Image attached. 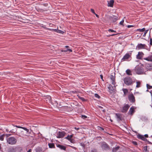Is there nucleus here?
<instances>
[{
    "label": "nucleus",
    "instance_id": "6ab92c4d",
    "mask_svg": "<svg viewBox=\"0 0 152 152\" xmlns=\"http://www.w3.org/2000/svg\"><path fill=\"white\" fill-rule=\"evenodd\" d=\"M57 146L60 149H61V150H63L64 151L66 150V147L64 145L58 144V145H57Z\"/></svg>",
    "mask_w": 152,
    "mask_h": 152
},
{
    "label": "nucleus",
    "instance_id": "f704fd0d",
    "mask_svg": "<svg viewBox=\"0 0 152 152\" xmlns=\"http://www.w3.org/2000/svg\"><path fill=\"white\" fill-rule=\"evenodd\" d=\"M22 129H24L25 131H26L27 132V133H28L29 132V129H27L26 128L24 127H22Z\"/></svg>",
    "mask_w": 152,
    "mask_h": 152
},
{
    "label": "nucleus",
    "instance_id": "6e6552de",
    "mask_svg": "<svg viewBox=\"0 0 152 152\" xmlns=\"http://www.w3.org/2000/svg\"><path fill=\"white\" fill-rule=\"evenodd\" d=\"M66 134V133L64 131H59L57 134V137L58 138H62Z\"/></svg>",
    "mask_w": 152,
    "mask_h": 152
},
{
    "label": "nucleus",
    "instance_id": "f3484780",
    "mask_svg": "<svg viewBox=\"0 0 152 152\" xmlns=\"http://www.w3.org/2000/svg\"><path fill=\"white\" fill-rule=\"evenodd\" d=\"M114 1L113 0H111L109 2H108V6L109 7H112L113 6Z\"/></svg>",
    "mask_w": 152,
    "mask_h": 152
},
{
    "label": "nucleus",
    "instance_id": "79ce46f5",
    "mask_svg": "<svg viewBox=\"0 0 152 152\" xmlns=\"http://www.w3.org/2000/svg\"><path fill=\"white\" fill-rule=\"evenodd\" d=\"M148 30H145V31H144L145 32H144V34L143 35V37H144V36H145L146 34L148 32Z\"/></svg>",
    "mask_w": 152,
    "mask_h": 152
},
{
    "label": "nucleus",
    "instance_id": "37998d69",
    "mask_svg": "<svg viewBox=\"0 0 152 152\" xmlns=\"http://www.w3.org/2000/svg\"><path fill=\"white\" fill-rule=\"evenodd\" d=\"M91 152H97V150L96 149H93L91 151Z\"/></svg>",
    "mask_w": 152,
    "mask_h": 152
},
{
    "label": "nucleus",
    "instance_id": "9b49d317",
    "mask_svg": "<svg viewBox=\"0 0 152 152\" xmlns=\"http://www.w3.org/2000/svg\"><path fill=\"white\" fill-rule=\"evenodd\" d=\"M130 55L129 53H126L121 59V61H127L130 58Z\"/></svg>",
    "mask_w": 152,
    "mask_h": 152
},
{
    "label": "nucleus",
    "instance_id": "de8ad7c7",
    "mask_svg": "<svg viewBox=\"0 0 152 152\" xmlns=\"http://www.w3.org/2000/svg\"><path fill=\"white\" fill-rule=\"evenodd\" d=\"M150 44L151 45H152V38H150Z\"/></svg>",
    "mask_w": 152,
    "mask_h": 152
},
{
    "label": "nucleus",
    "instance_id": "4d7b16f0",
    "mask_svg": "<svg viewBox=\"0 0 152 152\" xmlns=\"http://www.w3.org/2000/svg\"><path fill=\"white\" fill-rule=\"evenodd\" d=\"M144 137L145 138V137H148V134H145L144 135Z\"/></svg>",
    "mask_w": 152,
    "mask_h": 152
},
{
    "label": "nucleus",
    "instance_id": "72a5a7b5",
    "mask_svg": "<svg viewBox=\"0 0 152 152\" xmlns=\"http://www.w3.org/2000/svg\"><path fill=\"white\" fill-rule=\"evenodd\" d=\"M146 86L147 89H151L152 86H150L148 84H147Z\"/></svg>",
    "mask_w": 152,
    "mask_h": 152
},
{
    "label": "nucleus",
    "instance_id": "9d476101",
    "mask_svg": "<svg viewBox=\"0 0 152 152\" xmlns=\"http://www.w3.org/2000/svg\"><path fill=\"white\" fill-rule=\"evenodd\" d=\"M130 107V106L128 104H126L124 106L121 110V112L123 113H125L127 112Z\"/></svg>",
    "mask_w": 152,
    "mask_h": 152
},
{
    "label": "nucleus",
    "instance_id": "412c9836",
    "mask_svg": "<svg viewBox=\"0 0 152 152\" xmlns=\"http://www.w3.org/2000/svg\"><path fill=\"white\" fill-rule=\"evenodd\" d=\"M144 60H146L148 61H152V56H148V57L144 58Z\"/></svg>",
    "mask_w": 152,
    "mask_h": 152
},
{
    "label": "nucleus",
    "instance_id": "6e6d98bb",
    "mask_svg": "<svg viewBox=\"0 0 152 152\" xmlns=\"http://www.w3.org/2000/svg\"><path fill=\"white\" fill-rule=\"evenodd\" d=\"M100 77L101 79L103 80L104 81V80H103V75H100Z\"/></svg>",
    "mask_w": 152,
    "mask_h": 152
},
{
    "label": "nucleus",
    "instance_id": "4be33fe9",
    "mask_svg": "<svg viewBox=\"0 0 152 152\" xmlns=\"http://www.w3.org/2000/svg\"><path fill=\"white\" fill-rule=\"evenodd\" d=\"M42 151V148L40 147H38L36 148L35 151L36 152H41Z\"/></svg>",
    "mask_w": 152,
    "mask_h": 152
},
{
    "label": "nucleus",
    "instance_id": "39448f33",
    "mask_svg": "<svg viewBox=\"0 0 152 152\" xmlns=\"http://www.w3.org/2000/svg\"><path fill=\"white\" fill-rule=\"evenodd\" d=\"M115 118L117 119L118 121L120 122L123 120V118L122 114L116 113L115 114Z\"/></svg>",
    "mask_w": 152,
    "mask_h": 152
},
{
    "label": "nucleus",
    "instance_id": "0e129e2a",
    "mask_svg": "<svg viewBox=\"0 0 152 152\" xmlns=\"http://www.w3.org/2000/svg\"><path fill=\"white\" fill-rule=\"evenodd\" d=\"M150 93L151 95H152V90H151L150 91Z\"/></svg>",
    "mask_w": 152,
    "mask_h": 152
},
{
    "label": "nucleus",
    "instance_id": "680f3d73",
    "mask_svg": "<svg viewBox=\"0 0 152 152\" xmlns=\"http://www.w3.org/2000/svg\"><path fill=\"white\" fill-rule=\"evenodd\" d=\"M75 129L76 130H78L79 129V128L75 127Z\"/></svg>",
    "mask_w": 152,
    "mask_h": 152
},
{
    "label": "nucleus",
    "instance_id": "473e14b6",
    "mask_svg": "<svg viewBox=\"0 0 152 152\" xmlns=\"http://www.w3.org/2000/svg\"><path fill=\"white\" fill-rule=\"evenodd\" d=\"M57 33L63 34L64 33V32L61 30L58 29Z\"/></svg>",
    "mask_w": 152,
    "mask_h": 152
},
{
    "label": "nucleus",
    "instance_id": "20e7f679",
    "mask_svg": "<svg viewBox=\"0 0 152 152\" xmlns=\"http://www.w3.org/2000/svg\"><path fill=\"white\" fill-rule=\"evenodd\" d=\"M135 70L136 73L139 75L142 74L144 72L143 68L139 66L136 67Z\"/></svg>",
    "mask_w": 152,
    "mask_h": 152
},
{
    "label": "nucleus",
    "instance_id": "b1692460",
    "mask_svg": "<svg viewBox=\"0 0 152 152\" xmlns=\"http://www.w3.org/2000/svg\"><path fill=\"white\" fill-rule=\"evenodd\" d=\"M122 90L124 93L123 96H126V94L128 93V90L126 89L123 88Z\"/></svg>",
    "mask_w": 152,
    "mask_h": 152
},
{
    "label": "nucleus",
    "instance_id": "bb28decb",
    "mask_svg": "<svg viewBox=\"0 0 152 152\" xmlns=\"http://www.w3.org/2000/svg\"><path fill=\"white\" fill-rule=\"evenodd\" d=\"M46 29L52 31L56 32H57V31L58 30V29H50L47 28H46Z\"/></svg>",
    "mask_w": 152,
    "mask_h": 152
},
{
    "label": "nucleus",
    "instance_id": "c85d7f7f",
    "mask_svg": "<svg viewBox=\"0 0 152 152\" xmlns=\"http://www.w3.org/2000/svg\"><path fill=\"white\" fill-rule=\"evenodd\" d=\"M137 85L136 86V87L137 88H139L140 86L141 83L140 81H137L136 82Z\"/></svg>",
    "mask_w": 152,
    "mask_h": 152
},
{
    "label": "nucleus",
    "instance_id": "a18cd8bd",
    "mask_svg": "<svg viewBox=\"0 0 152 152\" xmlns=\"http://www.w3.org/2000/svg\"><path fill=\"white\" fill-rule=\"evenodd\" d=\"M13 125L14 127H17L18 128H21V129H22V127H22V126H17V125Z\"/></svg>",
    "mask_w": 152,
    "mask_h": 152
},
{
    "label": "nucleus",
    "instance_id": "774afa93",
    "mask_svg": "<svg viewBox=\"0 0 152 152\" xmlns=\"http://www.w3.org/2000/svg\"><path fill=\"white\" fill-rule=\"evenodd\" d=\"M102 111H103V112H104H104H105V111H106V110H105V109H104V110H102Z\"/></svg>",
    "mask_w": 152,
    "mask_h": 152
},
{
    "label": "nucleus",
    "instance_id": "7c9ffc66",
    "mask_svg": "<svg viewBox=\"0 0 152 152\" xmlns=\"http://www.w3.org/2000/svg\"><path fill=\"white\" fill-rule=\"evenodd\" d=\"M143 151H145V152H148V151L147 150V146H145L143 147Z\"/></svg>",
    "mask_w": 152,
    "mask_h": 152
},
{
    "label": "nucleus",
    "instance_id": "1a4fd4ad",
    "mask_svg": "<svg viewBox=\"0 0 152 152\" xmlns=\"http://www.w3.org/2000/svg\"><path fill=\"white\" fill-rule=\"evenodd\" d=\"M109 18L114 23H115L118 19V17L115 15H113L112 16H110L109 17Z\"/></svg>",
    "mask_w": 152,
    "mask_h": 152
},
{
    "label": "nucleus",
    "instance_id": "e2e57ef3",
    "mask_svg": "<svg viewBox=\"0 0 152 152\" xmlns=\"http://www.w3.org/2000/svg\"><path fill=\"white\" fill-rule=\"evenodd\" d=\"M94 14L97 17V18H99V15H98L97 14H96V13H95V14Z\"/></svg>",
    "mask_w": 152,
    "mask_h": 152
},
{
    "label": "nucleus",
    "instance_id": "09e8293b",
    "mask_svg": "<svg viewBox=\"0 0 152 152\" xmlns=\"http://www.w3.org/2000/svg\"><path fill=\"white\" fill-rule=\"evenodd\" d=\"M91 11L94 14H95V13L94 12V10L93 9H91Z\"/></svg>",
    "mask_w": 152,
    "mask_h": 152
},
{
    "label": "nucleus",
    "instance_id": "a878e982",
    "mask_svg": "<svg viewBox=\"0 0 152 152\" xmlns=\"http://www.w3.org/2000/svg\"><path fill=\"white\" fill-rule=\"evenodd\" d=\"M126 74L128 75H132L131 72L129 69H127L126 71Z\"/></svg>",
    "mask_w": 152,
    "mask_h": 152
},
{
    "label": "nucleus",
    "instance_id": "2eb2a0df",
    "mask_svg": "<svg viewBox=\"0 0 152 152\" xmlns=\"http://www.w3.org/2000/svg\"><path fill=\"white\" fill-rule=\"evenodd\" d=\"M143 55L144 54L142 52H139L138 55L137 56V58L139 59H141Z\"/></svg>",
    "mask_w": 152,
    "mask_h": 152
},
{
    "label": "nucleus",
    "instance_id": "423d86ee",
    "mask_svg": "<svg viewBox=\"0 0 152 152\" xmlns=\"http://www.w3.org/2000/svg\"><path fill=\"white\" fill-rule=\"evenodd\" d=\"M137 138L139 139H141L144 141L147 142L150 144H152L151 142L148 141L147 139L145 138L143 135L138 134L137 135Z\"/></svg>",
    "mask_w": 152,
    "mask_h": 152
},
{
    "label": "nucleus",
    "instance_id": "dca6fc26",
    "mask_svg": "<svg viewBox=\"0 0 152 152\" xmlns=\"http://www.w3.org/2000/svg\"><path fill=\"white\" fill-rule=\"evenodd\" d=\"M108 88L109 89V92L110 93H112L113 92V90L114 89L113 87L111 84H110L109 85Z\"/></svg>",
    "mask_w": 152,
    "mask_h": 152
},
{
    "label": "nucleus",
    "instance_id": "49530a36",
    "mask_svg": "<svg viewBox=\"0 0 152 152\" xmlns=\"http://www.w3.org/2000/svg\"><path fill=\"white\" fill-rule=\"evenodd\" d=\"M11 134H5V136H6L7 138L9 137L10 136H11Z\"/></svg>",
    "mask_w": 152,
    "mask_h": 152
},
{
    "label": "nucleus",
    "instance_id": "c03bdc74",
    "mask_svg": "<svg viewBox=\"0 0 152 152\" xmlns=\"http://www.w3.org/2000/svg\"><path fill=\"white\" fill-rule=\"evenodd\" d=\"M132 143L134 145H137V143L136 141H133Z\"/></svg>",
    "mask_w": 152,
    "mask_h": 152
},
{
    "label": "nucleus",
    "instance_id": "69168bd1",
    "mask_svg": "<svg viewBox=\"0 0 152 152\" xmlns=\"http://www.w3.org/2000/svg\"><path fill=\"white\" fill-rule=\"evenodd\" d=\"M65 47L66 48H67V49H68V48H69V46H65Z\"/></svg>",
    "mask_w": 152,
    "mask_h": 152
},
{
    "label": "nucleus",
    "instance_id": "f8f14e48",
    "mask_svg": "<svg viewBox=\"0 0 152 152\" xmlns=\"http://www.w3.org/2000/svg\"><path fill=\"white\" fill-rule=\"evenodd\" d=\"M146 46V45L145 44L140 43L139 44L137 45V48L139 50L142 49H144L145 48Z\"/></svg>",
    "mask_w": 152,
    "mask_h": 152
},
{
    "label": "nucleus",
    "instance_id": "ddd939ff",
    "mask_svg": "<svg viewBox=\"0 0 152 152\" xmlns=\"http://www.w3.org/2000/svg\"><path fill=\"white\" fill-rule=\"evenodd\" d=\"M110 79L111 80L112 84L115 85V76H114L113 75H111L110 76Z\"/></svg>",
    "mask_w": 152,
    "mask_h": 152
},
{
    "label": "nucleus",
    "instance_id": "4c0bfd02",
    "mask_svg": "<svg viewBox=\"0 0 152 152\" xmlns=\"http://www.w3.org/2000/svg\"><path fill=\"white\" fill-rule=\"evenodd\" d=\"M108 31L109 32H114L115 33H116V31H115L114 30H113L111 29H108Z\"/></svg>",
    "mask_w": 152,
    "mask_h": 152
},
{
    "label": "nucleus",
    "instance_id": "4468645a",
    "mask_svg": "<svg viewBox=\"0 0 152 152\" xmlns=\"http://www.w3.org/2000/svg\"><path fill=\"white\" fill-rule=\"evenodd\" d=\"M16 147H12L8 148V152H15L16 149Z\"/></svg>",
    "mask_w": 152,
    "mask_h": 152
},
{
    "label": "nucleus",
    "instance_id": "13d9d810",
    "mask_svg": "<svg viewBox=\"0 0 152 152\" xmlns=\"http://www.w3.org/2000/svg\"><path fill=\"white\" fill-rule=\"evenodd\" d=\"M14 132H14L13 131V129L11 130L10 131H9V133H14Z\"/></svg>",
    "mask_w": 152,
    "mask_h": 152
},
{
    "label": "nucleus",
    "instance_id": "f03ea898",
    "mask_svg": "<svg viewBox=\"0 0 152 152\" xmlns=\"http://www.w3.org/2000/svg\"><path fill=\"white\" fill-rule=\"evenodd\" d=\"M101 143V147L103 150L107 151L110 150V146L105 142L103 141Z\"/></svg>",
    "mask_w": 152,
    "mask_h": 152
},
{
    "label": "nucleus",
    "instance_id": "603ef678",
    "mask_svg": "<svg viewBox=\"0 0 152 152\" xmlns=\"http://www.w3.org/2000/svg\"><path fill=\"white\" fill-rule=\"evenodd\" d=\"M61 52H67V49L66 50H61Z\"/></svg>",
    "mask_w": 152,
    "mask_h": 152
},
{
    "label": "nucleus",
    "instance_id": "8fccbe9b",
    "mask_svg": "<svg viewBox=\"0 0 152 152\" xmlns=\"http://www.w3.org/2000/svg\"><path fill=\"white\" fill-rule=\"evenodd\" d=\"M134 26L133 25H129L127 26V27L128 28H130L132 27H133Z\"/></svg>",
    "mask_w": 152,
    "mask_h": 152
},
{
    "label": "nucleus",
    "instance_id": "864d4df0",
    "mask_svg": "<svg viewBox=\"0 0 152 152\" xmlns=\"http://www.w3.org/2000/svg\"><path fill=\"white\" fill-rule=\"evenodd\" d=\"M48 98L49 100H50L51 99V97L50 96H48Z\"/></svg>",
    "mask_w": 152,
    "mask_h": 152
},
{
    "label": "nucleus",
    "instance_id": "052dcab7",
    "mask_svg": "<svg viewBox=\"0 0 152 152\" xmlns=\"http://www.w3.org/2000/svg\"><path fill=\"white\" fill-rule=\"evenodd\" d=\"M73 134H72L71 135H69L70 137L71 138V139H72V138L73 137Z\"/></svg>",
    "mask_w": 152,
    "mask_h": 152
},
{
    "label": "nucleus",
    "instance_id": "7ed1b4c3",
    "mask_svg": "<svg viewBox=\"0 0 152 152\" xmlns=\"http://www.w3.org/2000/svg\"><path fill=\"white\" fill-rule=\"evenodd\" d=\"M124 83L127 86H130L132 84V80L131 77H125L123 79Z\"/></svg>",
    "mask_w": 152,
    "mask_h": 152
},
{
    "label": "nucleus",
    "instance_id": "58836bf2",
    "mask_svg": "<svg viewBox=\"0 0 152 152\" xmlns=\"http://www.w3.org/2000/svg\"><path fill=\"white\" fill-rule=\"evenodd\" d=\"M69 141H70L71 142L73 143H74L75 142V140L73 139H70V140H69Z\"/></svg>",
    "mask_w": 152,
    "mask_h": 152
},
{
    "label": "nucleus",
    "instance_id": "e433bc0d",
    "mask_svg": "<svg viewBox=\"0 0 152 152\" xmlns=\"http://www.w3.org/2000/svg\"><path fill=\"white\" fill-rule=\"evenodd\" d=\"M65 138L68 140L69 141L70 140V139H71L69 135H68L66 137H65Z\"/></svg>",
    "mask_w": 152,
    "mask_h": 152
},
{
    "label": "nucleus",
    "instance_id": "a19ab883",
    "mask_svg": "<svg viewBox=\"0 0 152 152\" xmlns=\"http://www.w3.org/2000/svg\"><path fill=\"white\" fill-rule=\"evenodd\" d=\"M81 118L83 119H85L87 118V116L85 115H81Z\"/></svg>",
    "mask_w": 152,
    "mask_h": 152
},
{
    "label": "nucleus",
    "instance_id": "5fc2aeb1",
    "mask_svg": "<svg viewBox=\"0 0 152 152\" xmlns=\"http://www.w3.org/2000/svg\"><path fill=\"white\" fill-rule=\"evenodd\" d=\"M99 128L100 129H99V130H101L102 131H104V129L102 127H99Z\"/></svg>",
    "mask_w": 152,
    "mask_h": 152
},
{
    "label": "nucleus",
    "instance_id": "c756f323",
    "mask_svg": "<svg viewBox=\"0 0 152 152\" xmlns=\"http://www.w3.org/2000/svg\"><path fill=\"white\" fill-rule=\"evenodd\" d=\"M145 30V28H143L142 29H138L137 30V31L140 32H143Z\"/></svg>",
    "mask_w": 152,
    "mask_h": 152
},
{
    "label": "nucleus",
    "instance_id": "f257e3e1",
    "mask_svg": "<svg viewBox=\"0 0 152 152\" xmlns=\"http://www.w3.org/2000/svg\"><path fill=\"white\" fill-rule=\"evenodd\" d=\"M7 143L10 145H15L17 142V139L14 137H11L6 138Z\"/></svg>",
    "mask_w": 152,
    "mask_h": 152
},
{
    "label": "nucleus",
    "instance_id": "bf43d9fd",
    "mask_svg": "<svg viewBox=\"0 0 152 152\" xmlns=\"http://www.w3.org/2000/svg\"><path fill=\"white\" fill-rule=\"evenodd\" d=\"M6 131L7 132H9L10 131L7 128L6 129Z\"/></svg>",
    "mask_w": 152,
    "mask_h": 152
},
{
    "label": "nucleus",
    "instance_id": "338daca9",
    "mask_svg": "<svg viewBox=\"0 0 152 152\" xmlns=\"http://www.w3.org/2000/svg\"><path fill=\"white\" fill-rule=\"evenodd\" d=\"M27 152H31V149H29L28 151H27Z\"/></svg>",
    "mask_w": 152,
    "mask_h": 152
},
{
    "label": "nucleus",
    "instance_id": "cd10ccee",
    "mask_svg": "<svg viewBox=\"0 0 152 152\" xmlns=\"http://www.w3.org/2000/svg\"><path fill=\"white\" fill-rule=\"evenodd\" d=\"M77 96H78V98L81 99L82 101L84 102L86 101V100L83 97H81L78 95H77Z\"/></svg>",
    "mask_w": 152,
    "mask_h": 152
},
{
    "label": "nucleus",
    "instance_id": "2f4dec72",
    "mask_svg": "<svg viewBox=\"0 0 152 152\" xmlns=\"http://www.w3.org/2000/svg\"><path fill=\"white\" fill-rule=\"evenodd\" d=\"M94 96L95 97L98 98V99H100V96L97 94H94Z\"/></svg>",
    "mask_w": 152,
    "mask_h": 152
},
{
    "label": "nucleus",
    "instance_id": "aec40b11",
    "mask_svg": "<svg viewBox=\"0 0 152 152\" xmlns=\"http://www.w3.org/2000/svg\"><path fill=\"white\" fill-rule=\"evenodd\" d=\"M5 136V134H1V133H0V140L1 141H3L4 140V137Z\"/></svg>",
    "mask_w": 152,
    "mask_h": 152
},
{
    "label": "nucleus",
    "instance_id": "c9c22d12",
    "mask_svg": "<svg viewBox=\"0 0 152 152\" xmlns=\"http://www.w3.org/2000/svg\"><path fill=\"white\" fill-rule=\"evenodd\" d=\"M124 22V19H123L120 22L119 24L121 25H122L123 26H124V25L123 24Z\"/></svg>",
    "mask_w": 152,
    "mask_h": 152
},
{
    "label": "nucleus",
    "instance_id": "a211bd4d",
    "mask_svg": "<svg viewBox=\"0 0 152 152\" xmlns=\"http://www.w3.org/2000/svg\"><path fill=\"white\" fill-rule=\"evenodd\" d=\"M134 107L132 106L129 109V113L131 114L132 115L133 113L134 112Z\"/></svg>",
    "mask_w": 152,
    "mask_h": 152
},
{
    "label": "nucleus",
    "instance_id": "0eeeda50",
    "mask_svg": "<svg viewBox=\"0 0 152 152\" xmlns=\"http://www.w3.org/2000/svg\"><path fill=\"white\" fill-rule=\"evenodd\" d=\"M128 99L130 102L134 103L135 102V97L132 93L128 96Z\"/></svg>",
    "mask_w": 152,
    "mask_h": 152
},
{
    "label": "nucleus",
    "instance_id": "393cba45",
    "mask_svg": "<svg viewBox=\"0 0 152 152\" xmlns=\"http://www.w3.org/2000/svg\"><path fill=\"white\" fill-rule=\"evenodd\" d=\"M120 148L119 146H117L115 148H113L112 149V151L113 152H116V151L118 150Z\"/></svg>",
    "mask_w": 152,
    "mask_h": 152
},
{
    "label": "nucleus",
    "instance_id": "5701e85b",
    "mask_svg": "<svg viewBox=\"0 0 152 152\" xmlns=\"http://www.w3.org/2000/svg\"><path fill=\"white\" fill-rule=\"evenodd\" d=\"M48 145L50 148H55V145L53 143H49Z\"/></svg>",
    "mask_w": 152,
    "mask_h": 152
},
{
    "label": "nucleus",
    "instance_id": "3c124183",
    "mask_svg": "<svg viewBox=\"0 0 152 152\" xmlns=\"http://www.w3.org/2000/svg\"><path fill=\"white\" fill-rule=\"evenodd\" d=\"M67 51H69L70 52H72V49L68 48L67 49Z\"/></svg>",
    "mask_w": 152,
    "mask_h": 152
},
{
    "label": "nucleus",
    "instance_id": "ea45409f",
    "mask_svg": "<svg viewBox=\"0 0 152 152\" xmlns=\"http://www.w3.org/2000/svg\"><path fill=\"white\" fill-rule=\"evenodd\" d=\"M118 34H109V35H107V37H110L111 36H113L115 35H117Z\"/></svg>",
    "mask_w": 152,
    "mask_h": 152
}]
</instances>
